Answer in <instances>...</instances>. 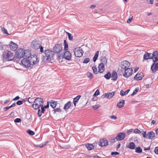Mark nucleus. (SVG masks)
Instances as JSON below:
<instances>
[{
    "label": "nucleus",
    "mask_w": 158,
    "mask_h": 158,
    "mask_svg": "<svg viewBox=\"0 0 158 158\" xmlns=\"http://www.w3.org/2000/svg\"><path fill=\"white\" fill-rule=\"evenodd\" d=\"M36 55H33L32 56L24 58L21 61L22 64L25 67L28 68L31 65L35 64L38 61Z\"/></svg>",
    "instance_id": "1"
},
{
    "label": "nucleus",
    "mask_w": 158,
    "mask_h": 158,
    "mask_svg": "<svg viewBox=\"0 0 158 158\" xmlns=\"http://www.w3.org/2000/svg\"><path fill=\"white\" fill-rule=\"evenodd\" d=\"M43 53H44L45 55L43 58V60L44 62L47 61H50L54 55V52L49 49L45 50Z\"/></svg>",
    "instance_id": "2"
},
{
    "label": "nucleus",
    "mask_w": 158,
    "mask_h": 158,
    "mask_svg": "<svg viewBox=\"0 0 158 158\" xmlns=\"http://www.w3.org/2000/svg\"><path fill=\"white\" fill-rule=\"evenodd\" d=\"M44 102L43 98L38 97L36 98L34 101L32 107L35 109H39L40 107L43 106Z\"/></svg>",
    "instance_id": "3"
},
{
    "label": "nucleus",
    "mask_w": 158,
    "mask_h": 158,
    "mask_svg": "<svg viewBox=\"0 0 158 158\" xmlns=\"http://www.w3.org/2000/svg\"><path fill=\"white\" fill-rule=\"evenodd\" d=\"M32 47L35 49H40V51L41 53L44 52V48L41 46V42L39 40H33L31 43Z\"/></svg>",
    "instance_id": "4"
},
{
    "label": "nucleus",
    "mask_w": 158,
    "mask_h": 158,
    "mask_svg": "<svg viewBox=\"0 0 158 158\" xmlns=\"http://www.w3.org/2000/svg\"><path fill=\"white\" fill-rule=\"evenodd\" d=\"M14 55L10 52L6 51L3 54V57L6 61H11L14 59Z\"/></svg>",
    "instance_id": "5"
},
{
    "label": "nucleus",
    "mask_w": 158,
    "mask_h": 158,
    "mask_svg": "<svg viewBox=\"0 0 158 158\" xmlns=\"http://www.w3.org/2000/svg\"><path fill=\"white\" fill-rule=\"evenodd\" d=\"M62 54H60L58 56L59 59H62L64 58L67 60H70L72 57L71 53L69 51H66Z\"/></svg>",
    "instance_id": "6"
},
{
    "label": "nucleus",
    "mask_w": 158,
    "mask_h": 158,
    "mask_svg": "<svg viewBox=\"0 0 158 158\" xmlns=\"http://www.w3.org/2000/svg\"><path fill=\"white\" fill-rule=\"evenodd\" d=\"M74 52L76 56L80 57L82 56L84 52L81 47H79L74 49Z\"/></svg>",
    "instance_id": "7"
},
{
    "label": "nucleus",
    "mask_w": 158,
    "mask_h": 158,
    "mask_svg": "<svg viewBox=\"0 0 158 158\" xmlns=\"http://www.w3.org/2000/svg\"><path fill=\"white\" fill-rule=\"evenodd\" d=\"M54 53L58 54L60 52L64 53V51L62 49L61 45L60 44H57L55 45L53 49Z\"/></svg>",
    "instance_id": "8"
},
{
    "label": "nucleus",
    "mask_w": 158,
    "mask_h": 158,
    "mask_svg": "<svg viewBox=\"0 0 158 158\" xmlns=\"http://www.w3.org/2000/svg\"><path fill=\"white\" fill-rule=\"evenodd\" d=\"M24 49L22 48L19 49L16 52V57L20 58L24 57Z\"/></svg>",
    "instance_id": "9"
},
{
    "label": "nucleus",
    "mask_w": 158,
    "mask_h": 158,
    "mask_svg": "<svg viewBox=\"0 0 158 158\" xmlns=\"http://www.w3.org/2000/svg\"><path fill=\"white\" fill-rule=\"evenodd\" d=\"M124 73L123 76L125 77L128 78L131 76L132 74L133 70L131 68H128L124 70Z\"/></svg>",
    "instance_id": "10"
},
{
    "label": "nucleus",
    "mask_w": 158,
    "mask_h": 158,
    "mask_svg": "<svg viewBox=\"0 0 158 158\" xmlns=\"http://www.w3.org/2000/svg\"><path fill=\"white\" fill-rule=\"evenodd\" d=\"M130 63L127 61L124 60L121 63V67L122 69L124 70L130 67Z\"/></svg>",
    "instance_id": "11"
},
{
    "label": "nucleus",
    "mask_w": 158,
    "mask_h": 158,
    "mask_svg": "<svg viewBox=\"0 0 158 158\" xmlns=\"http://www.w3.org/2000/svg\"><path fill=\"white\" fill-rule=\"evenodd\" d=\"M151 70L152 73H154L158 70V62H154L151 66Z\"/></svg>",
    "instance_id": "12"
},
{
    "label": "nucleus",
    "mask_w": 158,
    "mask_h": 158,
    "mask_svg": "<svg viewBox=\"0 0 158 158\" xmlns=\"http://www.w3.org/2000/svg\"><path fill=\"white\" fill-rule=\"evenodd\" d=\"M152 59L153 62H158V52L155 51L153 52L152 55Z\"/></svg>",
    "instance_id": "13"
},
{
    "label": "nucleus",
    "mask_w": 158,
    "mask_h": 158,
    "mask_svg": "<svg viewBox=\"0 0 158 158\" xmlns=\"http://www.w3.org/2000/svg\"><path fill=\"white\" fill-rule=\"evenodd\" d=\"M125 136V134L123 133H120L116 136L117 140L119 141L123 140Z\"/></svg>",
    "instance_id": "14"
},
{
    "label": "nucleus",
    "mask_w": 158,
    "mask_h": 158,
    "mask_svg": "<svg viewBox=\"0 0 158 158\" xmlns=\"http://www.w3.org/2000/svg\"><path fill=\"white\" fill-rule=\"evenodd\" d=\"M155 136V133L152 131H150L147 133V139H152Z\"/></svg>",
    "instance_id": "15"
},
{
    "label": "nucleus",
    "mask_w": 158,
    "mask_h": 158,
    "mask_svg": "<svg viewBox=\"0 0 158 158\" xmlns=\"http://www.w3.org/2000/svg\"><path fill=\"white\" fill-rule=\"evenodd\" d=\"M9 45L10 49L13 51H15L18 48L17 45L16 44L12 41L10 42Z\"/></svg>",
    "instance_id": "16"
},
{
    "label": "nucleus",
    "mask_w": 158,
    "mask_h": 158,
    "mask_svg": "<svg viewBox=\"0 0 158 158\" xmlns=\"http://www.w3.org/2000/svg\"><path fill=\"white\" fill-rule=\"evenodd\" d=\"M107 144V140L105 139H101L99 141V145L102 147L106 146Z\"/></svg>",
    "instance_id": "17"
},
{
    "label": "nucleus",
    "mask_w": 158,
    "mask_h": 158,
    "mask_svg": "<svg viewBox=\"0 0 158 158\" xmlns=\"http://www.w3.org/2000/svg\"><path fill=\"white\" fill-rule=\"evenodd\" d=\"M24 57H26L27 58L28 57H31L33 55H31V51L29 49L24 50Z\"/></svg>",
    "instance_id": "18"
},
{
    "label": "nucleus",
    "mask_w": 158,
    "mask_h": 158,
    "mask_svg": "<svg viewBox=\"0 0 158 158\" xmlns=\"http://www.w3.org/2000/svg\"><path fill=\"white\" fill-rule=\"evenodd\" d=\"M143 77V74L142 73H137L134 77V79L135 80H140L142 79Z\"/></svg>",
    "instance_id": "19"
},
{
    "label": "nucleus",
    "mask_w": 158,
    "mask_h": 158,
    "mask_svg": "<svg viewBox=\"0 0 158 158\" xmlns=\"http://www.w3.org/2000/svg\"><path fill=\"white\" fill-rule=\"evenodd\" d=\"M152 53H148L147 52H145L143 56V61L144 60L152 59Z\"/></svg>",
    "instance_id": "20"
},
{
    "label": "nucleus",
    "mask_w": 158,
    "mask_h": 158,
    "mask_svg": "<svg viewBox=\"0 0 158 158\" xmlns=\"http://www.w3.org/2000/svg\"><path fill=\"white\" fill-rule=\"evenodd\" d=\"M98 71L100 73H102L105 71V68L104 65L102 64H100L98 66Z\"/></svg>",
    "instance_id": "21"
},
{
    "label": "nucleus",
    "mask_w": 158,
    "mask_h": 158,
    "mask_svg": "<svg viewBox=\"0 0 158 158\" xmlns=\"http://www.w3.org/2000/svg\"><path fill=\"white\" fill-rule=\"evenodd\" d=\"M112 80L114 81H116L117 79V73L115 71H113L111 77Z\"/></svg>",
    "instance_id": "22"
},
{
    "label": "nucleus",
    "mask_w": 158,
    "mask_h": 158,
    "mask_svg": "<svg viewBox=\"0 0 158 158\" xmlns=\"http://www.w3.org/2000/svg\"><path fill=\"white\" fill-rule=\"evenodd\" d=\"M125 103V101L123 100H121L117 104V106L119 108H121L124 106Z\"/></svg>",
    "instance_id": "23"
},
{
    "label": "nucleus",
    "mask_w": 158,
    "mask_h": 158,
    "mask_svg": "<svg viewBox=\"0 0 158 158\" xmlns=\"http://www.w3.org/2000/svg\"><path fill=\"white\" fill-rule=\"evenodd\" d=\"M41 111L40 112V110L39 108L38 111V115L39 117H40L41 116L42 113H44L45 111L44 108L43 106H41Z\"/></svg>",
    "instance_id": "24"
},
{
    "label": "nucleus",
    "mask_w": 158,
    "mask_h": 158,
    "mask_svg": "<svg viewBox=\"0 0 158 158\" xmlns=\"http://www.w3.org/2000/svg\"><path fill=\"white\" fill-rule=\"evenodd\" d=\"M85 146L88 150H91L94 148V146L92 144L87 143L85 145Z\"/></svg>",
    "instance_id": "25"
},
{
    "label": "nucleus",
    "mask_w": 158,
    "mask_h": 158,
    "mask_svg": "<svg viewBox=\"0 0 158 158\" xmlns=\"http://www.w3.org/2000/svg\"><path fill=\"white\" fill-rule=\"evenodd\" d=\"M115 91L112 92H108L106 93L107 95V98H110L113 97L115 94Z\"/></svg>",
    "instance_id": "26"
},
{
    "label": "nucleus",
    "mask_w": 158,
    "mask_h": 158,
    "mask_svg": "<svg viewBox=\"0 0 158 158\" xmlns=\"http://www.w3.org/2000/svg\"><path fill=\"white\" fill-rule=\"evenodd\" d=\"M81 97V95H78L74 98L73 103L75 106H76V103L78 102Z\"/></svg>",
    "instance_id": "27"
},
{
    "label": "nucleus",
    "mask_w": 158,
    "mask_h": 158,
    "mask_svg": "<svg viewBox=\"0 0 158 158\" xmlns=\"http://www.w3.org/2000/svg\"><path fill=\"white\" fill-rule=\"evenodd\" d=\"M101 63L100 64H102L104 65H106L107 63V60L105 57H102L101 59Z\"/></svg>",
    "instance_id": "28"
},
{
    "label": "nucleus",
    "mask_w": 158,
    "mask_h": 158,
    "mask_svg": "<svg viewBox=\"0 0 158 158\" xmlns=\"http://www.w3.org/2000/svg\"><path fill=\"white\" fill-rule=\"evenodd\" d=\"M50 103L51 106L53 108H54L56 107L57 104V102H55L52 100Z\"/></svg>",
    "instance_id": "29"
},
{
    "label": "nucleus",
    "mask_w": 158,
    "mask_h": 158,
    "mask_svg": "<svg viewBox=\"0 0 158 158\" xmlns=\"http://www.w3.org/2000/svg\"><path fill=\"white\" fill-rule=\"evenodd\" d=\"M71 105V102L70 101H69L67 103L65 104L64 107V109L66 110L69 108Z\"/></svg>",
    "instance_id": "30"
},
{
    "label": "nucleus",
    "mask_w": 158,
    "mask_h": 158,
    "mask_svg": "<svg viewBox=\"0 0 158 158\" xmlns=\"http://www.w3.org/2000/svg\"><path fill=\"white\" fill-rule=\"evenodd\" d=\"M127 147L131 149H133L135 148V144L133 142H132L130 143L128 145Z\"/></svg>",
    "instance_id": "31"
},
{
    "label": "nucleus",
    "mask_w": 158,
    "mask_h": 158,
    "mask_svg": "<svg viewBox=\"0 0 158 158\" xmlns=\"http://www.w3.org/2000/svg\"><path fill=\"white\" fill-rule=\"evenodd\" d=\"M129 91V89H127L125 92H124L123 90H121L120 91V95L122 96H123L127 94Z\"/></svg>",
    "instance_id": "32"
},
{
    "label": "nucleus",
    "mask_w": 158,
    "mask_h": 158,
    "mask_svg": "<svg viewBox=\"0 0 158 158\" xmlns=\"http://www.w3.org/2000/svg\"><path fill=\"white\" fill-rule=\"evenodd\" d=\"M135 152L137 153H141L142 150L140 147H136L135 149Z\"/></svg>",
    "instance_id": "33"
},
{
    "label": "nucleus",
    "mask_w": 158,
    "mask_h": 158,
    "mask_svg": "<svg viewBox=\"0 0 158 158\" xmlns=\"http://www.w3.org/2000/svg\"><path fill=\"white\" fill-rule=\"evenodd\" d=\"M64 49L65 51H67L68 49V45L66 40H64Z\"/></svg>",
    "instance_id": "34"
},
{
    "label": "nucleus",
    "mask_w": 158,
    "mask_h": 158,
    "mask_svg": "<svg viewBox=\"0 0 158 158\" xmlns=\"http://www.w3.org/2000/svg\"><path fill=\"white\" fill-rule=\"evenodd\" d=\"M111 76L110 72H108L106 74L104 75V77L107 79H109Z\"/></svg>",
    "instance_id": "35"
},
{
    "label": "nucleus",
    "mask_w": 158,
    "mask_h": 158,
    "mask_svg": "<svg viewBox=\"0 0 158 158\" xmlns=\"http://www.w3.org/2000/svg\"><path fill=\"white\" fill-rule=\"evenodd\" d=\"M88 77L90 79H92L93 78V74L92 73L88 72L87 73Z\"/></svg>",
    "instance_id": "36"
},
{
    "label": "nucleus",
    "mask_w": 158,
    "mask_h": 158,
    "mask_svg": "<svg viewBox=\"0 0 158 158\" xmlns=\"http://www.w3.org/2000/svg\"><path fill=\"white\" fill-rule=\"evenodd\" d=\"M27 132L31 135H33L35 134V132L33 131H32L30 130H28L27 131Z\"/></svg>",
    "instance_id": "37"
},
{
    "label": "nucleus",
    "mask_w": 158,
    "mask_h": 158,
    "mask_svg": "<svg viewBox=\"0 0 158 158\" xmlns=\"http://www.w3.org/2000/svg\"><path fill=\"white\" fill-rule=\"evenodd\" d=\"M67 34L68 36V38L69 40H71L73 39V35L70 33L68 32Z\"/></svg>",
    "instance_id": "38"
},
{
    "label": "nucleus",
    "mask_w": 158,
    "mask_h": 158,
    "mask_svg": "<svg viewBox=\"0 0 158 158\" xmlns=\"http://www.w3.org/2000/svg\"><path fill=\"white\" fill-rule=\"evenodd\" d=\"M139 88H136L135 90H134L133 93L131 94V96H133L135 95L138 91Z\"/></svg>",
    "instance_id": "39"
},
{
    "label": "nucleus",
    "mask_w": 158,
    "mask_h": 158,
    "mask_svg": "<svg viewBox=\"0 0 158 158\" xmlns=\"http://www.w3.org/2000/svg\"><path fill=\"white\" fill-rule=\"evenodd\" d=\"M92 69L93 70L94 73L95 74H97L98 72L97 71V69L95 66H94L92 67Z\"/></svg>",
    "instance_id": "40"
},
{
    "label": "nucleus",
    "mask_w": 158,
    "mask_h": 158,
    "mask_svg": "<svg viewBox=\"0 0 158 158\" xmlns=\"http://www.w3.org/2000/svg\"><path fill=\"white\" fill-rule=\"evenodd\" d=\"M142 134L143 136L145 138H147V133L146 134V132L144 131H142Z\"/></svg>",
    "instance_id": "41"
},
{
    "label": "nucleus",
    "mask_w": 158,
    "mask_h": 158,
    "mask_svg": "<svg viewBox=\"0 0 158 158\" xmlns=\"http://www.w3.org/2000/svg\"><path fill=\"white\" fill-rule=\"evenodd\" d=\"M133 18V16L132 15H130L129 16V19L127 20V22L128 23L130 22L132 20Z\"/></svg>",
    "instance_id": "42"
},
{
    "label": "nucleus",
    "mask_w": 158,
    "mask_h": 158,
    "mask_svg": "<svg viewBox=\"0 0 158 158\" xmlns=\"http://www.w3.org/2000/svg\"><path fill=\"white\" fill-rule=\"evenodd\" d=\"M90 61V59L89 58H86L85 59L83 62L84 63H87Z\"/></svg>",
    "instance_id": "43"
},
{
    "label": "nucleus",
    "mask_w": 158,
    "mask_h": 158,
    "mask_svg": "<svg viewBox=\"0 0 158 158\" xmlns=\"http://www.w3.org/2000/svg\"><path fill=\"white\" fill-rule=\"evenodd\" d=\"M14 122L15 123H20L21 122V120L20 118H16L15 119Z\"/></svg>",
    "instance_id": "44"
},
{
    "label": "nucleus",
    "mask_w": 158,
    "mask_h": 158,
    "mask_svg": "<svg viewBox=\"0 0 158 158\" xmlns=\"http://www.w3.org/2000/svg\"><path fill=\"white\" fill-rule=\"evenodd\" d=\"M100 94V92L99 91L98 89H97L96 90V91H95V93H94V96H96L98 95H99Z\"/></svg>",
    "instance_id": "45"
},
{
    "label": "nucleus",
    "mask_w": 158,
    "mask_h": 158,
    "mask_svg": "<svg viewBox=\"0 0 158 158\" xmlns=\"http://www.w3.org/2000/svg\"><path fill=\"white\" fill-rule=\"evenodd\" d=\"M134 132L135 133H141L140 130L138 129H135L134 130Z\"/></svg>",
    "instance_id": "46"
},
{
    "label": "nucleus",
    "mask_w": 158,
    "mask_h": 158,
    "mask_svg": "<svg viewBox=\"0 0 158 158\" xmlns=\"http://www.w3.org/2000/svg\"><path fill=\"white\" fill-rule=\"evenodd\" d=\"M23 103V101L19 100L17 102L16 104L19 105H22Z\"/></svg>",
    "instance_id": "47"
},
{
    "label": "nucleus",
    "mask_w": 158,
    "mask_h": 158,
    "mask_svg": "<svg viewBox=\"0 0 158 158\" xmlns=\"http://www.w3.org/2000/svg\"><path fill=\"white\" fill-rule=\"evenodd\" d=\"M116 138H113L112 139H111L110 140V142L111 143H114L115 141H116Z\"/></svg>",
    "instance_id": "48"
},
{
    "label": "nucleus",
    "mask_w": 158,
    "mask_h": 158,
    "mask_svg": "<svg viewBox=\"0 0 158 158\" xmlns=\"http://www.w3.org/2000/svg\"><path fill=\"white\" fill-rule=\"evenodd\" d=\"M33 98H29L28 99V101L29 103H32L33 102Z\"/></svg>",
    "instance_id": "49"
},
{
    "label": "nucleus",
    "mask_w": 158,
    "mask_h": 158,
    "mask_svg": "<svg viewBox=\"0 0 158 158\" xmlns=\"http://www.w3.org/2000/svg\"><path fill=\"white\" fill-rule=\"evenodd\" d=\"M119 154V153L118 152H112L111 153L112 155H118Z\"/></svg>",
    "instance_id": "50"
},
{
    "label": "nucleus",
    "mask_w": 158,
    "mask_h": 158,
    "mask_svg": "<svg viewBox=\"0 0 158 158\" xmlns=\"http://www.w3.org/2000/svg\"><path fill=\"white\" fill-rule=\"evenodd\" d=\"M2 31H3L4 33L7 34V31L6 29L4 27L2 28Z\"/></svg>",
    "instance_id": "51"
},
{
    "label": "nucleus",
    "mask_w": 158,
    "mask_h": 158,
    "mask_svg": "<svg viewBox=\"0 0 158 158\" xmlns=\"http://www.w3.org/2000/svg\"><path fill=\"white\" fill-rule=\"evenodd\" d=\"M110 118L111 119H114V120H116L117 119V117L116 116L114 115L110 116Z\"/></svg>",
    "instance_id": "52"
},
{
    "label": "nucleus",
    "mask_w": 158,
    "mask_h": 158,
    "mask_svg": "<svg viewBox=\"0 0 158 158\" xmlns=\"http://www.w3.org/2000/svg\"><path fill=\"white\" fill-rule=\"evenodd\" d=\"M148 3L149 4H152L153 2V0H147Z\"/></svg>",
    "instance_id": "53"
},
{
    "label": "nucleus",
    "mask_w": 158,
    "mask_h": 158,
    "mask_svg": "<svg viewBox=\"0 0 158 158\" xmlns=\"http://www.w3.org/2000/svg\"><path fill=\"white\" fill-rule=\"evenodd\" d=\"M99 107L98 105H95L93 106V108L94 110H96Z\"/></svg>",
    "instance_id": "54"
},
{
    "label": "nucleus",
    "mask_w": 158,
    "mask_h": 158,
    "mask_svg": "<svg viewBox=\"0 0 158 158\" xmlns=\"http://www.w3.org/2000/svg\"><path fill=\"white\" fill-rule=\"evenodd\" d=\"M154 151L156 154H158V147L155 148Z\"/></svg>",
    "instance_id": "55"
},
{
    "label": "nucleus",
    "mask_w": 158,
    "mask_h": 158,
    "mask_svg": "<svg viewBox=\"0 0 158 158\" xmlns=\"http://www.w3.org/2000/svg\"><path fill=\"white\" fill-rule=\"evenodd\" d=\"M101 98H107V95L106 93H105L104 94H103L101 97Z\"/></svg>",
    "instance_id": "56"
},
{
    "label": "nucleus",
    "mask_w": 158,
    "mask_h": 158,
    "mask_svg": "<svg viewBox=\"0 0 158 158\" xmlns=\"http://www.w3.org/2000/svg\"><path fill=\"white\" fill-rule=\"evenodd\" d=\"M98 57V56L94 55V56L93 58V61L94 62H95L96 61Z\"/></svg>",
    "instance_id": "57"
},
{
    "label": "nucleus",
    "mask_w": 158,
    "mask_h": 158,
    "mask_svg": "<svg viewBox=\"0 0 158 158\" xmlns=\"http://www.w3.org/2000/svg\"><path fill=\"white\" fill-rule=\"evenodd\" d=\"M3 48V45L0 42V50H2Z\"/></svg>",
    "instance_id": "58"
},
{
    "label": "nucleus",
    "mask_w": 158,
    "mask_h": 158,
    "mask_svg": "<svg viewBox=\"0 0 158 158\" xmlns=\"http://www.w3.org/2000/svg\"><path fill=\"white\" fill-rule=\"evenodd\" d=\"M55 112H61L60 109V108H56L55 109Z\"/></svg>",
    "instance_id": "59"
},
{
    "label": "nucleus",
    "mask_w": 158,
    "mask_h": 158,
    "mask_svg": "<svg viewBox=\"0 0 158 158\" xmlns=\"http://www.w3.org/2000/svg\"><path fill=\"white\" fill-rule=\"evenodd\" d=\"M19 98H19V96H17L15 98H14L13 99V100L16 101V100L19 99Z\"/></svg>",
    "instance_id": "60"
},
{
    "label": "nucleus",
    "mask_w": 158,
    "mask_h": 158,
    "mask_svg": "<svg viewBox=\"0 0 158 158\" xmlns=\"http://www.w3.org/2000/svg\"><path fill=\"white\" fill-rule=\"evenodd\" d=\"M9 109V107L8 106L6 107L3 108V110L4 111H7Z\"/></svg>",
    "instance_id": "61"
},
{
    "label": "nucleus",
    "mask_w": 158,
    "mask_h": 158,
    "mask_svg": "<svg viewBox=\"0 0 158 158\" xmlns=\"http://www.w3.org/2000/svg\"><path fill=\"white\" fill-rule=\"evenodd\" d=\"M10 101V99L6 100L4 103V104L5 105L7 103Z\"/></svg>",
    "instance_id": "62"
},
{
    "label": "nucleus",
    "mask_w": 158,
    "mask_h": 158,
    "mask_svg": "<svg viewBox=\"0 0 158 158\" xmlns=\"http://www.w3.org/2000/svg\"><path fill=\"white\" fill-rule=\"evenodd\" d=\"M14 112H12L10 114V117H12L14 116Z\"/></svg>",
    "instance_id": "63"
},
{
    "label": "nucleus",
    "mask_w": 158,
    "mask_h": 158,
    "mask_svg": "<svg viewBox=\"0 0 158 158\" xmlns=\"http://www.w3.org/2000/svg\"><path fill=\"white\" fill-rule=\"evenodd\" d=\"M156 123V121L154 120H152V121L151 124L154 125Z\"/></svg>",
    "instance_id": "64"
}]
</instances>
